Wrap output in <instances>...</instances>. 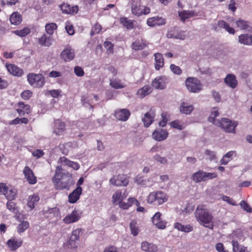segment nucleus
<instances>
[{
  "label": "nucleus",
  "instance_id": "f257e3e1",
  "mask_svg": "<svg viewBox=\"0 0 252 252\" xmlns=\"http://www.w3.org/2000/svg\"><path fill=\"white\" fill-rule=\"evenodd\" d=\"M194 216L200 224L209 228H210V225L212 226L213 216L205 205L200 204L197 206Z\"/></svg>",
  "mask_w": 252,
  "mask_h": 252
},
{
  "label": "nucleus",
  "instance_id": "f03ea898",
  "mask_svg": "<svg viewBox=\"0 0 252 252\" xmlns=\"http://www.w3.org/2000/svg\"><path fill=\"white\" fill-rule=\"evenodd\" d=\"M58 163H61V165H59L56 167L55 174L52 178V181L54 184H58L59 181H60L63 177V173L62 172L63 165L72 167L75 170H78L80 167V165L77 162L70 161L64 157L60 158Z\"/></svg>",
  "mask_w": 252,
  "mask_h": 252
},
{
  "label": "nucleus",
  "instance_id": "7ed1b4c3",
  "mask_svg": "<svg viewBox=\"0 0 252 252\" xmlns=\"http://www.w3.org/2000/svg\"><path fill=\"white\" fill-rule=\"evenodd\" d=\"M238 123L235 121H231L227 118H221L220 121L216 123V126L221 127L225 132L228 133H235V128Z\"/></svg>",
  "mask_w": 252,
  "mask_h": 252
},
{
  "label": "nucleus",
  "instance_id": "20e7f679",
  "mask_svg": "<svg viewBox=\"0 0 252 252\" xmlns=\"http://www.w3.org/2000/svg\"><path fill=\"white\" fill-rule=\"evenodd\" d=\"M167 196L162 191L153 192L147 197L148 202L155 205H160L167 201Z\"/></svg>",
  "mask_w": 252,
  "mask_h": 252
},
{
  "label": "nucleus",
  "instance_id": "39448f33",
  "mask_svg": "<svg viewBox=\"0 0 252 252\" xmlns=\"http://www.w3.org/2000/svg\"><path fill=\"white\" fill-rule=\"evenodd\" d=\"M186 86L188 90L192 93H197L202 89L200 81L194 77H189L186 80Z\"/></svg>",
  "mask_w": 252,
  "mask_h": 252
},
{
  "label": "nucleus",
  "instance_id": "423d86ee",
  "mask_svg": "<svg viewBox=\"0 0 252 252\" xmlns=\"http://www.w3.org/2000/svg\"><path fill=\"white\" fill-rule=\"evenodd\" d=\"M29 84L34 87H41L44 84V79L41 74L29 73L27 76Z\"/></svg>",
  "mask_w": 252,
  "mask_h": 252
},
{
  "label": "nucleus",
  "instance_id": "0eeeda50",
  "mask_svg": "<svg viewBox=\"0 0 252 252\" xmlns=\"http://www.w3.org/2000/svg\"><path fill=\"white\" fill-rule=\"evenodd\" d=\"M132 13L136 16H140L142 15H147L150 12L149 7L145 5H141L140 3L132 4L131 6Z\"/></svg>",
  "mask_w": 252,
  "mask_h": 252
},
{
  "label": "nucleus",
  "instance_id": "6e6552de",
  "mask_svg": "<svg viewBox=\"0 0 252 252\" xmlns=\"http://www.w3.org/2000/svg\"><path fill=\"white\" fill-rule=\"evenodd\" d=\"M82 232L81 228H77L73 230L70 237L68 242V248L75 249L78 246V241L79 239V236Z\"/></svg>",
  "mask_w": 252,
  "mask_h": 252
},
{
  "label": "nucleus",
  "instance_id": "1a4fd4ad",
  "mask_svg": "<svg viewBox=\"0 0 252 252\" xmlns=\"http://www.w3.org/2000/svg\"><path fill=\"white\" fill-rule=\"evenodd\" d=\"M214 30L218 32L220 31L221 29H224L230 34H234L235 33V30L229 26V25L223 20H219L213 25Z\"/></svg>",
  "mask_w": 252,
  "mask_h": 252
},
{
  "label": "nucleus",
  "instance_id": "9d476101",
  "mask_svg": "<svg viewBox=\"0 0 252 252\" xmlns=\"http://www.w3.org/2000/svg\"><path fill=\"white\" fill-rule=\"evenodd\" d=\"M128 182L127 177L124 175L114 176L109 181L111 184L116 186H126Z\"/></svg>",
  "mask_w": 252,
  "mask_h": 252
},
{
  "label": "nucleus",
  "instance_id": "9b49d317",
  "mask_svg": "<svg viewBox=\"0 0 252 252\" xmlns=\"http://www.w3.org/2000/svg\"><path fill=\"white\" fill-rule=\"evenodd\" d=\"M186 36L187 35L185 32L180 30L179 29L176 28L168 31L167 33V36L168 38H173L181 40H184Z\"/></svg>",
  "mask_w": 252,
  "mask_h": 252
},
{
  "label": "nucleus",
  "instance_id": "f8f14e48",
  "mask_svg": "<svg viewBox=\"0 0 252 252\" xmlns=\"http://www.w3.org/2000/svg\"><path fill=\"white\" fill-rule=\"evenodd\" d=\"M168 82V78L164 76L156 77L152 82V86L156 89L162 90L165 88Z\"/></svg>",
  "mask_w": 252,
  "mask_h": 252
},
{
  "label": "nucleus",
  "instance_id": "ddd939ff",
  "mask_svg": "<svg viewBox=\"0 0 252 252\" xmlns=\"http://www.w3.org/2000/svg\"><path fill=\"white\" fill-rule=\"evenodd\" d=\"M74 50L70 46L66 47L63 50L61 54V59L65 62L72 60L74 58Z\"/></svg>",
  "mask_w": 252,
  "mask_h": 252
},
{
  "label": "nucleus",
  "instance_id": "4468645a",
  "mask_svg": "<svg viewBox=\"0 0 252 252\" xmlns=\"http://www.w3.org/2000/svg\"><path fill=\"white\" fill-rule=\"evenodd\" d=\"M23 173L27 182L31 185L35 184L36 182V177L34 176L32 170L28 166L25 167Z\"/></svg>",
  "mask_w": 252,
  "mask_h": 252
},
{
  "label": "nucleus",
  "instance_id": "2eb2a0df",
  "mask_svg": "<svg viewBox=\"0 0 252 252\" xmlns=\"http://www.w3.org/2000/svg\"><path fill=\"white\" fill-rule=\"evenodd\" d=\"M168 135V132L163 129H157L154 131L152 137L158 141H163L167 138Z\"/></svg>",
  "mask_w": 252,
  "mask_h": 252
},
{
  "label": "nucleus",
  "instance_id": "dca6fc26",
  "mask_svg": "<svg viewBox=\"0 0 252 252\" xmlns=\"http://www.w3.org/2000/svg\"><path fill=\"white\" fill-rule=\"evenodd\" d=\"M130 115V113L129 111L126 109H117L115 112V118L123 122L127 121Z\"/></svg>",
  "mask_w": 252,
  "mask_h": 252
},
{
  "label": "nucleus",
  "instance_id": "f3484780",
  "mask_svg": "<svg viewBox=\"0 0 252 252\" xmlns=\"http://www.w3.org/2000/svg\"><path fill=\"white\" fill-rule=\"evenodd\" d=\"M161 214L160 212H157L152 217L153 224L158 228L163 229L166 227V222L162 220L161 218Z\"/></svg>",
  "mask_w": 252,
  "mask_h": 252
},
{
  "label": "nucleus",
  "instance_id": "a211bd4d",
  "mask_svg": "<svg viewBox=\"0 0 252 252\" xmlns=\"http://www.w3.org/2000/svg\"><path fill=\"white\" fill-rule=\"evenodd\" d=\"M165 20L161 17L155 16L149 18L147 20V24L150 27L162 26L165 24Z\"/></svg>",
  "mask_w": 252,
  "mask_h": 252
},
{
  "label": "nucleus",
  "instance_id": "6ab92c4d",
  "mask_svg": "<svg viewBox=\"0 0 252 252\" xmlns=\"http://www.w3.org/2000/svg\"><path fill=\"white\" fill-rule=\"evenodd\" d=\"M60 8L63 13L72 15L76 14L78 11V7L77 5L71 6L67 3H63L62 4L60 5Z\"/></svg>",
  "mask_w": 252,
  "mask_h": 252
},
{
  "label": "nucleus",
  "instance_id": "aec40b11",
  "mask_svg": "<svg viewBox=\"0 0 252 252\" xmlns=\"http://www.w3.org/2000/svg\"><path fill=\"white\" fill-rule=\"evenodd\" d=\"M141 248L142 251L146 252H157L158 251L157 245L146 241L141 243Z\"/></svg>",
  "mask_w": 252,
  "mask_h": 252
},
{
  "label": "nucleus",
  "instance_id": "412c9836",
  "mask_svg": "<svg viewBox=\"0 0 252 252\" xmlns=\"http://www.w3.org/2000/svg\"><path fill=\"white\" fill-rule=\"evenodd\" d=\"M155 117V114L153 110H150L149 111L147 112L145 114L144 118L142 119V121L145 126H149L152 124Z\"/></svg>",
  "mask_w": 252,
  "mask_h": 252
},
{
  "label": "nucleus",
  "instance_id": "4be33fe9",
  "mask_svg": "<svg viewBox=\"0 0 252 252\" xmlns=\"http://www.w3.org/2000/svg\"><path fill=\"white\" fill-rule=\"evenodd\" d=\"M82 189L81 187H77L68 196V201L71 203H75L79 199L81 194Z\"/></svg>",
  "mask_w": 252,
  "mask_h": 252
},
{
  "label": "nucleus",
  "instance_id": "5701e85b",
  "mask_svg": "<svg viewBox=\"0 0 252 252\" xmlns=\"http://www.w3.org/2000/svg\"><path fill=\"white\" fill-rule=\"evenodd\" d=\"M80 218V216L77 211H73L70 214L66 216L63 221L65 223L69 224L77 221Z\"/></svg>",
  "mask_w": 252,
  "mask_h": 252
},
{
  "label": "nucleus",
  "instance_id": "b1692460",
  "mask_svg": "<svg viewBox=\"0 0 252 252\" xmlns=\"http://www.w3.org/2000/svg\"><path fill=\"white\" fill-rule=\"evenodd\" d=\"M53 42V39L51 35H47L43 34L41 37L38 39V43L43 46L50 47Z\"/></svg>",
  "mask_w": 252,
  "mask_h": 252
},
{
  "label": "nucleus",
  "instance_id": "393cba45",
  "mask_svg": "<svg viewBox=\"0 0 252 252\" xmlns=\"http://www.w3.org/2000/svg\"><path fill=\"white\" fill-rule=\"evenodd\" d=\"M22 241L21 239L11 238L7 241V245L11 251H14L19 248L22 244Z\"/></svg>",
  "mask_w": 252,
  "mask_h": 252
},
{
  "label": "nucleus",
  "instance_id": "a878e982",
  "mask_svg": "<svg viewBox=\"0 0 252 252\" xmlns=\"http://www.w3.org/2000/svg\"><path fill=\"white\" fill-rule=\"evenodd\" d=\"M239 42L242 44L252 45V35L248 33L242 34L238 37Z\"/></svg>",
  "mask_w": 252,
  "mask_h": 252
},
{
  "label": "nucleus",
  "instance_id": "bb28decb",
  "mask_svg": "<svg viewBox=\"0 0 252 252\" xmlns=\"http://www.w3.org/2000/svg\"><path fill=\"white\" fill-rule=\"evenodd\" d=\"M6 67L8 71L13 75L20 77L23 74V70L14 64L7 65Z\"/></svg>",
  "mask_w": 252,
  "mask_h": 252
},
{
  "label": "nucleus",
  "instance_id": "cd10ccee",
  "mask_svg": "<svg viewBox=\"0 0 252 252\" xmlns=\"http://www.w3.org/2000/svg\"><path fill=\"white\" fill-rule=\"evenodd\" d=\"M43 215L45 217L50 219H53L58 216L59 213V209L57 207L48 209L43 210Z\"/></svg>",
  "mask_w": 252,
  "mask_h": 252
},
{
  "label": "nucleus",
  "instance_id": "c85d7f7f",
  "mask_svg": "<svg viewBox=\"0 0 252 252\" xmlns=\"http://www.w3.org/2000/svg\"><path fill=\"white\" fill-rule=\"evenodd\" d=\"M155 63V67L157 70H159L164 65V59L161 54L157 53L154 54Z\"/></svg>",
  "mask_w": 252,
  "mask_h": 252
},
{
  "label": "nucleus",
  "instance_id": "c756f323",
  "mask_svg": "<svg viewBox=\"0 0 252 252\" xmlns=\"http://www.w3.org/2000/svg\"><path fill=\"white\" fill-rule=\"evenodd\" d=\"M237 27L241 30H246L249 32L252 31V28L249 25L248 21L243 19H239L235 22Z\"/></svg>",
  "mask_w": 252,
  "mask_h": 252
},
{
  "label": "nucleus",
  "instance_id": "7c9ffc66",
  "mask_svg": "<svg viewBox=\"0 0 252 252\" xmlns=\"http://www.w3.org/2000/svg\"><path fill=\"white\" fill-rule=\"evenodd\" d=\"M147 46L146 42L142 39H137L133 42L131 45V48L135 51L141 50Z\"/></svg>",
  "mask_w": 252,
  "mask_h": 252
},
{
  "label": "nucleus",
  "instance_id": "2f4dec72",
  "mask_svg": "<svg viewBox=\"0 0 252 252\" xmlns=\"http://www.w3.org/2000/svg\"><path fill=\"white\" fill-rule=\"evenodd\" d=\"M65 130V124L63 122H61L59 120L55 122V128L54 133L57 135H60L63 134Z\"/></svg>",
  "mask_w": 252,
  "mask_h": 252
},
{
  "label": "nucleus",
  "instance_id": "473e14b6",
  "mask_svg": "<svg viewBox=\"0 0 252 252\" xmlns=\"http://www.w3.org/2000/svg\"><path fill=\"white\" fill-rule=\"evenodd\" d=\"M194 110V107L191 104H189L186 102H182L180 105V111L181 113L189 115Z\"/></svg>",
  "mask_w": 252,
  "mask_h": 252
},
{
  "label": "nucleus",
  "instance_id": "72a5a7b5",
  "mask_svg": "<svg viewBox=\"0 0 252 252\" xmlns=\"http://www.w3.org/2000/svg\"><path fill=\"white\" fill-rule=\"evenodd\" d=\"M225 83L234 89L237 85V81L235 76L231 74H228L224 79Z\"/></svg>",
  "mask_w": 252,
  "mask_h": 252
},
{
  "label": "nucleus",
  "instance_id": "f704fd0d",
  "mask_svg": "<svg viewBox=\"0 0 252 252\" xmlns=\"http://www.w3.org/2000/svg\"><path fill=\"white\" fill-rule=\"evenodd\" d=\"M19 108L17 109V112L20 115L28 114L30 112V106L28 104H25L23 102L18 103Z\"/></svg>",
  "mask_w": 252,
  "mask_h": 252
},
{
  "label": "nucleus",
  "instance_id": "c9c22d12",
  "mask_svg": "<svg viewBox=\"0 0 252 252\" xmlns=\"http://www.w3.org/2000/svg\"><path fill=\"white\" fill-rule=\"evenodd\" d=\"M110 85L116 89H122L125 87L124 83L120 79L112 78L110 80Z\"/></svg>",
  "mask_w": 252,
  "mask_h": 252
},
{
  "label": "nucleus",
  "instance_id": "e433bc0d",
  "mask_svg": "<svg viewBox=\"0 0 252 252\" xmlns=\"http://www.w3.org/2000/svg\"><path fill=\"white\" fill-rule=\"evenodd\" d=\"M179 16L181 20L184 22L189 18L195 16L196 14L192 10H183L179 12Z\"/></svg>",
  "mask_w": 252,
  "mask_h": 252
},
{
  "label": "nucleus",
  "instance_id": "4c0bfd02",
  "mask_svg": "<svg viewBox=\"0 0 252 252\" xmlns=\"http://www.w3.org/2000/svg\"><path fill=\"white\" fill-rule=\"evenodd\" d=\"M236 156L235 151H231L224 155L220 160V163L222 165L227 164Z\"/></svg>",
  "mask_w": 252,
  "mask_h": 252
},
{
  "label": "nucleus",
  "instance_id": "58836bf2",
  "mask_svg": "<svg viewBox=\"0 0 252 252\" xmlns=\"http://www.w3.org/2000/svg\"><path fill=\"white\" fill-rule=\"evenodd\" d=\"M174 226L177 230L185 232H189L193 230V227L190 224L184 225L179 222H176L174 223Z\"/></svg>",
  "mask_w": 252,
  "mask_h": 252
},
{
  "label": "nucleus",
  "instance_id": "ea45409f",
  "mask_svg": "<svg viewBox=\"0 0 252 252\" xmlns=\"http://www.w3.org/2000/svg\"><path fill=\"white\" fill-rule=\"evenodd\" d=\"M233 252H249L247 248L242 245H240L237 241H232Z\"/></svg>",
  "mask_w": 252,
  "mask_h": 252
},
{
  "label": "nucleus",
  "instance_id": "a19ab883",
  "mask_svg": "<svg viewBox=\"0 0 252 252\" xmlns=\"http://www.w3.org/2000/svg\"><path fill=\"white\" fill-rule=\"evenodd\" d=\"M71 184V178H69L65 181H59L58 184H55L57 189H67L69 188L70 185Z\"/></svg>",
  "mask_w": 252,
  "mask_h": 252
},
{
  "label": "nucleus",
  "instance_id": "79ce46f5",
  "mask_svg": "<svg viewBox=\"0 0 252 252\" xmlns=\"http://www.w3.org/2000/svg\"><path fill=\"white\" fill-rule=\"evenodd\" d=\"M192 180L195 183L204 182L205 177L204 171L202 170H199L193 174L192 176Z\"/></svg>",
  "mask_w": 252,
  "mask_h": 252
},
{
  "label": "nucleus",
  "instance_id": "37998d69",
  "mask_svg": "<svg viewBox=\"0 0 252 252\" xmlns=\"http://www.w3.org/2000/svg\"><path fill=\"white\" fill-rule=\"evenodd\" d=\"M9 20L11 24L18 25L22 22V17L18 12H14L10 16Z\"/></svg>",
  "mask_w": 252,
  "mask_h": 252
},
{
  "label": "nucleus",
  "instance_id": "c03bdc74",
  "mask_svg": "<svg viewBox=\"0 0 252 252\" xmlns=\"http://www.w3.org/2000/svg\"><path fill=\"white\" fill-rule=\"evenodd\" d=\"M151 92V88L149 86H144L142 88L139 89L137 92V95L140 98H143L150 94Z\"/></svg>",
  "mask_w": 252,
  "mask_h": 252
},
{
  "label": "nucleus",
  "instance_id": "a18cd8bd",
  "mask_svg": "<svg viewBox=\"0 0 252 252\" xmlns=\"http://www.w3.org/2000/svg\"><path fill=\"white\" fill-rule=\"evenodd\" d=\"M126 195L125 193L122 194L121 191L118 190L113 195L112 199L114 202L120 204L126 197Z\"/></svg>",
  "mask_w": 252,
  "mask_h": 252
},
{
  "label": "nucleus",
  "instance_id": "49530a36",
  "mask_svg": "<svg viewBox=\"0 0 252 252\" xmlns=\"http://www.w3.org/2000/svg\"><path fill=\"white\" fill-rule=\"evenodd\" d=\"M16 195L17 190L15 189L10 187L6 191L5 196L8 200H13L15 199Z\"/></svg>",
  "mask_w": 252,
  "mask_h": 252
},
{
  "label": "nucleus",
  "instance_id": "de8ad7c7",
  "mask_svg": "<svg viewBox=\"0 0 252 252\" xmlns=\"http://www.w3.org/2000/svg\"><path fill=\"white\" fill-rule=\"evenodd\" d=\"M219 116L218 110L216 108H214L212 111L210 116L208 118V121L210 123L216 126V123L220 121V120L216 119V117Z\"/></svg>",
  "mask_w": 252,
  "mask_h": 252
},
{
  "label": "nucleus",
  "instance_id": "09e8293b",
  "mask_svg": "<svg viewBox=\"0 0 252 252\" xmlns=\"http://www.w3.org/2000/svg\"><path fill=\"white\" fill-rule=\"evenodd\" d=\"M39 198L37 195L30 196L28 202V206L32 210L34 208L35 204L38 202Z\"/></svg>",
  "mask_w": 252,
  "mask_h": 252
},
{
  "label": "nucleus",
  "instance_id": "8fccbe9b",
  "mask_svg": "<svg viewBox=\"0 0 252 252\" xmlns=\"http://www.w3.org/2000/svg\"><path fill=\"white\" fill-rule=\"evenodd\" d=\"M121 23L127 29L131 30L133 28V22L134 21L128 20L126 17H123L120 18Z\"/></svg>",
  "mask_w": 252,
  "mask_h": 252
},
{
  "label": "nucleus",
  "instance_id": "3c124183",
  "mask_svg": "<svg viewBox=\"0 0 252 252\" xmlns=\"http://www.w3.org/2000/svg\"><path fill=\"white\" fill-rule=\"evenodd\" d=\"M45 31L48 34L52 35L57 29V25L54 23L47 24L45 25Z\"/></svg>",
  "mask_w": 252,
  "mask_h": 252
},
{
  "label": "nucleus",
  "instance_id": "603ef678",
  "mask_svg": "<svg viewBox=\"0 0 252 252\" xmlns=\"http://www.w3.org/2000/svg\"><path fill=\"white\" fill-rule=\"evenodd\" d=\"M31 32V30L29 28L25 27L22 30H16L13 32L20 37H25L29 34Z\"/></svg>",
  "mask_w": 252,
  "mask_h": 252
},
{
  "label": "nucleus",
  "instance_id": "864d4df0",
  "mask_svg": "<svg viewBox=\"0 0 252 252\" xmlns=\"http://www.w3.org/2000/svg\"><path fill=\"white\" fill-rule=\"evenodd\" d=\"M29 227V223L27 221H22L17 226V231L19 233L24 232Z\"/></svg>",
  "mask_w": 252,
  "mask_h": 252
},
{
  "label": "nucleus",
  "instance_id": "5fc2aeb1",
  "mask_svg": "<svg viewBox=\"0 0 252 252\" xmlns=\"http://www.w3.org/2000/svg\"><path fill=\"white\" fill-rule=\"evenodd\" d=\"M129 226L131 234L134 236H137L139 233V229L136 226V222L134 220H132L130 223Z\"/></svg>",
  "mask_w": 252,
  "mask_h": 252
},
{
  "label": "nucleus",
  "instance_id": "6e6d98bb",
  "mask_svg": "<svg viewBox=\"0 0 252 252\" xmlns=\"http://www.w3.org/2000/svg\"><path fill=\"white\" fill-rule=\"evenodd\" d=\"M205 155L210 160H216L217 159L216 154L214 151L206 150L205 152Z\"/></svg>",
  "mask_w": 252,
  "mask_h": 252
},
{
  "label": "nucleus",
  "instance_id": "4d7b16f0",
  "mask_svg": "<svg viewBox=\"0 0 252 252\" xmlns=\"http://www.w3.org/2000/svg\"><path fill=\"white\" fill-rule=\"evenodd\" d=\"M170 68L172 72L175 74L179 75H181L182 73V70L180 67L174 64H171L170 66Z\"/></svg>",
  "mask_w": 252,
  "mask_h": 252
},
{
  "label": "nucleus",
  "instance_id": "13d9d810",
  "mask_svg": "<svg viewBox=\"0 0 252 252\" xmlns=\"http://www.w3.org/2000/svg\"><path fill=\"white\" fill-rule=\"evenodd\" d=\"M101 30V26L99 24H95L94 26L92 28L91 34L92 36L98 33Z\"/></svg>",
  "mask_w": 252,
  "mask_h": 252
},
{
  "label": "nucleus",
  "instance_id": "bf43d9fd",
  "mask_svg": "<svg viewBox=\"0 0 252 252\" xmlns=\"http://www.w3.org/2000/svg\"><path fill=\"white\" fill-rule=\"evenodd\" d=\"M240 205L242 208L246 211L247 212L251 213L252 212V208L244 200L241 201L240 203Z\"/></svg>",
  "mask_w": 252,
  "mask_h": 252
},
{
  "label": "nucleus",
  "instance_id": "052dcab7",
  "mask_svg": "<svg viewBox=\"0 0 252 252\" xmlns=\"http://www.w3.org/2000/svg\"><path fill=\"white\" fill-rule=\"evenodd\" d=\"M154 159L158 162L161 163V164H165L167 163V159L164 158V157H161L158 154H156L155 156H154Z\"/></svg>",
  "mask_w": 252,
  "mask_h": 252
},
{
  "label": "nucleus",
  "instance_id": "680f3d73",
  "mask_svg": "<svg viewBox=\"0 0 252 252\" xmlns=\"http://www.w3.org/2000/svg\"><path fill=\"white\" fill-rule=\"evenodd\" d=\"M204 177H205V181L208 180H211L214 178H215L217 177V174L216 173H209V172H204Z\"/></svg>",
  "mask_w": 252,
  "mask_h": 252
},
{
  "label": "nucleus",
  "instance_id": "e2e57ef3",
  "mask_svg": "<svg viewBox=\"0 0 252 252\" xmlns=\"http://www.w3.org/2000/svg\"><path fill=\"white\" fill-rule=\"evenodd\" d=\"M74 72L79 77H82L84 74L83 69L79 66H76L74 67Z\"/></svg>",
  "mask_w": 252,
  "mask_h": 252
},
{
  "label": "nucleus",
  "instance_id": "0e129e2a",
  "mask_svg": "<svg viewBox=\"0 0 252 252\" xmlns=\"http://www.w3.org/2000/svg\"><path fill=\"white\" fill-rule=\"evenodd\" d=\"M104 46L107 49L109 53H112L113 51V45L109 41H105L104 43Z\"/></svg>",
  "mask_w": 252,
  "mask_h": 252
},
{
  "label": "nucleus",
  "instance_id": "69168bd1",
  "mask_svg": "<svg viewBox=\"0 0 252 252\" xmlns=\"http://www.w3.org/2000/svg\"><path fill=\"white\" fill-rule=\"evenodd\" d=\"M32 95V93L29 90H26L23 92L21 94V96L24 99H29Z\"/></svg>",
  "mask_w": 252,
  "mask_h": 252
},
{
  "label": "nucleus",
  "instance_id": "338daca9",
  "mask_svg": "<svg viewBox=\"0 0 252 252\" xmlns=\"http://www.w3.org/2000/svg\"><path fill=\"white\" fill-rule=\"evenodd\" d=\"M170 126L173 128H176L180 130L183 129L184 128L179 121H174L170 123Z\"/></svg>",
  "mask_w": 252,
  "mask_h": 252
},
{
  "label": "nucleus",
  "instance_id": "774afa93",
  "mask_svg": "<svg viewBox=\"0 0 252 252\" xmlns=\"http://www.w3.org/2000/svg\"><path fill=\"white\" fill-rule=\"evenodd\" d=\"M118 248L114 246H109L106 247L103 252H118Z\"/></svg>",
  "mask_w": 252,
  "mask_h": 252
}]
</instances>
